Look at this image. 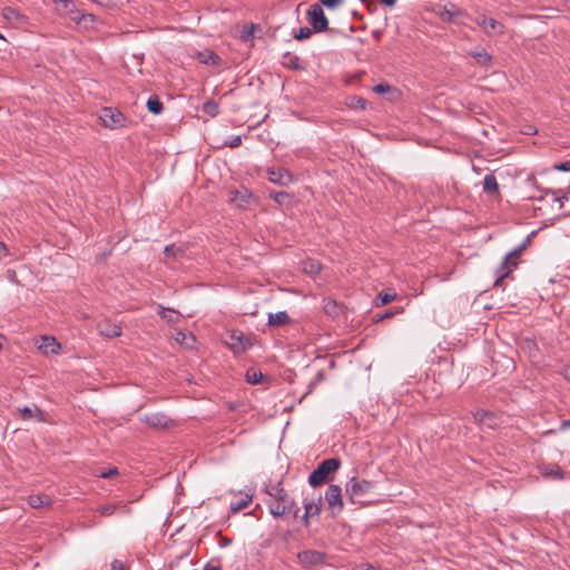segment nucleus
I'll return each mask as SVG.
<instances>
[{
  "label": "nucleus",
  "mask_w": 570,
  "mask_h": 570,
  "mask_svg": "<svg viewBox=\"0 0 570 570\" xmlns=\"http://www.w3.org/2000/svg\"><path fill=\"white\" fill-rule=\"evenodd\" d=\"M266 493L273 499L267 503L273 517L281 518L293 511L295 500L285 491L281 482L267 485Z\"/></svg>",
  "instance_id": "obj_1"
},
{
  "label": "nucleus",
  "mask_w": 570,
  "mask_h": 570,
  "mask_svg": "<svg viewBox=\"0 0 570 570\" xmlns=\"http://www.w3.org/2000/svg\"><path fill=\"white\" fill-rule=\"evenodd\" d=\"M528 242L529 238L518 248L513 249L512 252L505 255L504 259L502 261V263L500 264L499 268L495 272L497 279L494 282V286L500 287L503 285L504 278H507L517 267L518 258L520 257V254Z\"/></svg>",
  "instance_id": "obj_2"
},
{
  "label": "nucleus",
  "mask_w": 570,
  "mask_h": 570,
  "mask_svg": "<svg viewBox=\"0 0 570 570\" xmlns=\"http://www.w3.org/2000/svg\"><path fill=\"white\" fill-rule=\"evenodd\" d=\"M340 466L341 460L338 458H331L322 461L309 474L308 483L314 488L323 484L327 480L328 474L335 472Z\"/></svg>",
  "instance_id": "obj_3"
},
{
  "label": "nucleus",
  "mask_w": 570,
  "mask_h": 570,
  "mask_svg": "<svg viewBox=\"0 0 570 570\" xmlns=\"http://www.w3.org/2000/svg\"><path fill=\"white\" fill-rule=\"evenodd\" d=\"M373 488L374 484L371 481L354 476L346 483L345 492L350 500L355 503L360 501L361 498L367 495Z\"/></svg>",
  "instance_id": "obj_4"
},
{
  "label": "nucleus",
  "mask_w": 570,
  "mask_h": 570,
  "mask_svg": "<svg viewBox=\"0 0 570 570\" xmlns=\"http://www.w3.org/2000/svg\"><path fill=\"white\" fill-rule=\"evenodd\" d=\"M307 16L315 32H322L328 28V20L320 3L312 4L307 11Z\"/></svg>",
  "instance_id": "obj_5"
},
{
  "label": "nucleus",
  "mask_w": 570,
  "mask_h": 570,
  "mask_svg": "<svg viewBox=\"0 0 570 570\" xmlns=\"http://www.w3.org/2000/svg\"><path fill=\"white\" fill-rule=\"evenodd\" d=\"M229 202L238 208L247 209L256 203V198L247 188L242 187L229 191Z\"/></svg>",
  "instance_id": "obj_6"
},
{
  "label": "nucleus",
  "mask_w": 570,
  "mask_h": 570,
  "mask_svg": "<svg viewBox=\"0 0 570 570\" xmlns=\"http://www.w3.org/2000/svg\"><path fill=\"white\" fill-rule=\"evenodd\" d=\"M325 500L332 513H340L343 510L342 489L340 485L331 484L325 492Z\"/></svg>",
  "instance_id": "obj_7"
},
{
  "label": "nucleus",
  "mask_w": 570,
  "mask_h": 570,
  "mask_svg": "<svg viewBox=\"0 0 570 570\" xmlns=\"http://www.w3.org/2000/svg\"><path fill=\"white\" fill-rule=\"evenodd\" d=\"M100 119L105 127L108 128H119L125 124V116L111 108H104L100 114Z\"/></svg>",
  "instance_id": "obj_8"
},
{
  "label": "nucleus",
  "mask_w": 570,
  "mask_h": 570,
  "mask_svg": "<svg viewBox=\"0 0 570 570\" xmlns=\"http://www.w3.org/2000/svg\"><path fill=\"white\" fill-rule=\"evenodd\" d=\"M324 557L323 552L316 550H305L297 554L299 563L305 568L323 563Z\"/></svg>",
  "instance_id": "obj_9"
},
{
  "label": "nucleus",
  "mask_w": 570,
  "mask_h": 570,
  "mask_svg": "<svg viewBox=\"0 0 570 570\" xmlns=\"http://www.w3.org/2000/svg\"><path fill=\"white\" fill-rule=\"evenodd\" d=\"M97 511L104 517H110L116 512H120L122 514H129L131 512L128 504L124 501L101 504L97 508Z\"/></svg>",
  "instance_id": "obj_10"
},
{
  "label": "nucleus",
  "mask_w": 570,
  "mask_h": 570,
  "mask_svg": "<svg viewBox=\"0 0 570 570\" xmlns=\"http://www.w3.org/2000/svg\"><path fill=\"white\" fill-rule=\"evenodd\" d=\"M475 21L487 35H491L492 32L502 35L504 32V26L493 18L481 16L478 17Z\"/></svg>",
  "instance_id": "obj_11"
},
{
  "label": "nucleus",
  "mask_w": 570,
  "mask_h": 570,
  "mask_svg": "<svg viewBox=\"0 0 570 570\" xmlns=\"http://www.w3.org/2000/svg\"><path fill=\"white\" fill-rule=\"evenodd\" d=\"M65 16H67L71 21L78 24L83 22L85 27H88L96 20V17L94 14L83 13L79 9H77L75 3L72 8H68V10L65 11Z\"/></svg>",
  "instance_id": "obj_12"
},
{
  "label": "nucleus",
  "mask_w": 570,
  "mask_h": 570,
  "mask_svg": "<svg viewBox=\"0 0 570 570\" xmlns=\"http://www.w3.org/2000/svg\"><path fill=\"white\" fill-rule=\"evenodd\" d=\"M97 330L100 335L114 338L121 335V328L118 324L108 320L101 321L97 324Z\"/></svg>",
  "instance_id": "obj_13"
},
{
  "label": "nucleus",
  "mask_w": 570,
  "mask_h": 570,
  "mask_svg": "<svg viewBox=\"0 0 570 570\" xmlns=\"http://www.w3.org/2000/svg\"><path fill=\"white\" fill-rule=\"evenodd\" d=\"M38 348L46 355L57 354L60 350V344L52 336H41L38 341Z\"/></svg>",
  "instance_id": "obj_14"
},
{
  "label": "nucleus",
  "mask_w": 570,
  "mask_h": 570,
  "mask_svg": "<svg viewBox=\"0 0 570 570\" xmlns=\"http://www.w3.org/2000/svg\"><path fill=\"white\" fill-rule=\"evenodd\" d=\"M142 421L148 425L157 429H166L169 426L170 420L164 413L147 414Z\"/></svg>",
  "instance_id": "obj_15"
},
{
  "label": "nucleus",
  "mask_w": 570,
  "mask_h": 570,
  "mask_svg": "<svg viewBox=\"0 0 570 570\" xmlns=\"http://www.w3.org/2000/svg\"><path fill=\"white\" fill-rule=\"evenodd\" d=\"M268 178L272 183L279 184V185H286L289 181H292L291 174L286 169H283V168L269 169Z\"/></svg>",
  "instance_id": "obj_16"
},
{
  "label": "nucleus",
  "mask_w": 570,
  "mask_h": 570,
  "mask_svg": "<svg viewBox=\"0 0 570 570\" xmlns=\"http://www.w3.org/2000/svg\"><path fill=\"white\" fill-rule=\"evenodd\" d=\"M473 416L475 422L487 428L492 429L497 424L494 414L489 411L479 410L473 414Z\"/></svg>",
  "instance_id": "obj_17"
},
{
  "label": "nucleus",
  "mask_w": 570,
  "mask_h": 570,
  "mask_svg": "<svg viewBox=\"0 0 570 570\" xmlns=\"http://www.w3.org/2000/svg\"><path fill=\"white\" fill-rule=\"evenodd\" d=\"M289 322L291 317L285 311L268 314V325L272 327L286 325Z\"/></svg>",
  "instance_id": "obj_18"
},
{
  "label": "nucleus",
  "mask_w": 570,
  "mask_h": 570,
  "mask_svg": "<svg viewBox=\"0 0 570 570\" xmlns=\"http://www.w3.org/2000/svg\"><path fill=\"white\" fill-rule=\"evenodd\" d=\"M28 504L33 509H39L42 507H49L51 504V499L45 494H31L28 497Z\"/></svg>",
  "instance_id": "obj_19"
},
{
  "label": "nucleus",
  "mask_w": 570,
  "mask_h": 570,
  "mask_svg": "<svg viewBox=\"0 0 570 570\" xmlns=\"http://www.w3.org/2000/svg\"><path fill=\"white\" fill-rule=\"evenodd\" d=\"M2 17L9 22L22 23L27 20V18L23 14H21L17 9L12 7H4L2 9Z\"/></svg>",
  "instance_id": "obj_20"
},
{
  "label": "nucleus",
  "mask_w": 570,
  "mask_h": 570,
  "mask_svg": "<svg viewBox=\"0 0 570 570\" xmlns=\"http://www.w3.org/2000/svg\"><path fill=\"white\" fill-rule=\"evenodd\" d=\"M23 420L38 419L42 420V411L37 406H23L18 409Z\"/></svg>",
  "instance_id": "obj_21"
},
{
  "label": "nucleus",
  "mask_w": 570,
  "mask_h": 570,
  "mask_svg": "<svg viewBox=\"0 0 570 570\" xmlns=\"http://www.w3.org/2000/svg\"><path fill=\"white\" fill-rule=\"evenodd\" d=\"M159 315L163 320H165L167 323H177L181 315L178 311H175L173 308L159 306Z\"/></svg>",
  "instance_id": "obj_22"
},
{
  "label": "nucleus",
  "mask_w": 570,
  "mask_h": 570,
  "mask_svg": "<svg viewBox=\"0 0 570 570\" xmlns=\"http://www.w3.org/2000/svg\"><path fill=\"white\" fill-rule=\"evenodd\" d=\"M483 190L490 195L497 194L499 191V184L494 174L491 173L485 175L483 179Z\"/></svg>",
  "instance_id": "obj_23"
},
{
  "label": "nucleus",
  "mask_w": 570,
  "mask_h": 570,
  "mask_svg": "<svg viewBox=\"0 0 570 570\" xmlns=\"http://www.w3.org/2000/svg\"><path fill=\"white\" fill-rule=\"evenodd\" d=\"M479 66L485 67L492 62V56L485 50H476L470 53Z\"/></svg>",
  "instance_id": "obj_24"
},
{
  "label": "nucleus",
  "mask_w": 570,
  "mask_h": 570,
  "mask_svg": "<svg viewBox=\"0 0 570 570\" xmlns=\"http://www.w3.org/2000/svg\"><path fill=\"white\" fill-rule=\"evenodd\" d=\"M321 507H322V498L321 497L317 499V501L304 500V510L307 512V514H311L312 517L318 515L321 513Z\"/></svg>",
  "instance_id": "obj_25"
},
{
  "label": "nucleus",
  "mask_w": 570,
  "mask_h": 570,
  "mask_svg": "<svg viewBox=\"0 0 570 570\" xmlns=\"http://www.w3.org/2000/svg\"><path fill=\"white\" fill-rule=\"evenodd\" d=\"M230 341V346L235 352L244 351L246 348V345H244L243 342L247 340L243 333H232Z\"/></svg>",
  "instance_id": "obj_26"
},
{
  "label": "nucleus",
  "mask_w": 570,
  "mask_h": 570,
  "mask_svg": "<svg viewBox=\"0 0 570 570\" xmlns=\"http://www.w3.org/2000/svg\"><path fill=\"white\" fill-rule=\"evenodd\" d=\"M543 475L552 478V479H562L563 472L561 468L557 464L546 465L541 469Z\"/></svg>",
  "instance_id": "obj_27"
},
{
  "label": "nucleus",
  "mask_w": 570,
  "mask_h": 570,
  "mask_svg": "<svg viewBox=\"0 0 570 570\" xmlns=\"http://www.w3.org/2000/svg\"><path fill=\"white\" fill-rule=\"evenodd\" d=\"M324 312L332 317H336L341 312V306L334 299L324 301Z\"/></svg>",
  "instance_id": "obj_28"
},
{
  "label": "nucleus",
  "mask_w": 570,
  "mask_h": 570,
  "mask_svg": "<svg viewBox=\"0 0 570 570\" xmlns=\"http://www.w3.org/2000/svg\"><path fill=\"white\" fill-rule=\"evenodd\" d=\"M283 65L285 67H288V68L295 69V70L302 68L301 65H299V58L297 56H295V55L289 53V52H287V53H285L283 56Z\"/></svg>",
  "instance_id": "obj_29"
},
{
  "label": "nucleus",
  "mask_w": 570,
  "mask_h": 570,
  "mask_svg": "<svg viewBox=\"0 0 570 570\" xmlns=\"http://www.w3.org/2000/svg\"><path fill=\"white\" fill-rule=\"evenodd\" d=\"M163 102L158 99V97H151L147 101V109L149 112L154 115H158L163 110Z\"/></svg>",
  "instance_id": "obj_30"
},
{
  "label": "nucleus",
  "mask_w": 570,
  "mask_h": 570,
  "mask_svg": "<svg viewBox=\"0 0 570 570\" xmlns=\"http://www.w3.org/2000/svg\"><path fill=\"white\" fill-rule=\"evenodd\" d=\"M250 501H252V495L246 494L240 500H238L236 502H232L230 503V509L234 512H238L240 510L246 509L248 507V504L250 503Z\"/></svg>",
  "instance_id": "obj_31"
},
{
  "label": "nucleus",
  "mask_w": 570,
  "mask_h": 570,
  "mask_svg": "<svg viewBox=\"0 0 570 570\" xmlns=\"http://www.w3.org/2000/svg\"><path fill=\"white\" fill-rule=\"evenodd\" d=\"M263 373L255 368H249L246 373V381L250 384H257L262 381Z\"/></svg>",
  "instance_id": "obj_32"
},
{
  "label": "nucleus",
  "mask_w": 570,
  "mask_h": 570,
  "mask_svg": "<svg viewBox=\"0 0 570 570\" xmlns=\"http://www.w3.org/2000/svg\"><path fill=\"white\" fill-rule=\"evenodd\" d=\"M203 111L212 117L218 114V105L214 100H208L203 105Z\"/></svg>",
  "instance_id": "obj_33"
},
{
  "label": "nucleus",
  "mask_w": 570,
  "mask_h": 570,
  "mask_svg": "<svg viewBox=\"0 0 570 570\" xmlns=\"http://www.w3.org/2000/svg\"><path fill=\"white\" fill-rule=\"evenodd\" d=\"M56 3V9L60 14H65V11L68 10V8L73 7V1L71 0H53Z\"/></svg>",
  "instance_id": "obj_34"
},
{
  "label": "nucleus",
  "mask_w": 570,
  "mask_h": 570,
  "mask_svg": "<svg viewBox=\"0 0 570 570\" xmlns=\"http://www.w3.org/2000/svg\"><path fill=\"white\" fill-rule=\"evenodd\" d=\"M395 298L394 293L380 294L376 298V306L386 305Z\"/></svg>",
  "instance_id": "obj_35"
},
{
  "label": "nucleus",
  "mask_w": 570,
  "mask_h": 570,
  "mask_svg": "<svg viewBox=\"0 0 570 570\" xmlns=\"http://www.w3.org/2000/svg\"><path fill=\"white\" fill-rule=\"evenodd\" d=\"M312 35V30L307 27H302L297 32L294 33V38L302 41L308 39Z\"/></svg>",
  "instance_id": "obj_36"
},
{
  "label": "nucleus",
  "mask_w": 570,
  "mask_h": 570,
  "mask_svg": "<svg viewBox=\"0 0 570 570\" xmlns=\"http://www.w3.org/2000/svg\"><path fill=\"white\" fill-rule=\"evenodd\" d=\"M271 198H273L277 204L283 205L289 198V195L285 191L271 193Z\"/></svg>",
  "instance_id": "obj_37"
},
{
  "label": "nucleus",
  "mask_w": 570,
  "mask_h": 570,
  "mask_svg": "<svg viewBox=\"0 0 570 570\" xmlns=\"http://www.w3.org/2000/svg\"><path fill=\"white\" fill-rule=\"evenodd\" d=\"M180 253L181 249L179 247H176L175 245H168L164 249V254L166 257H176Z\"/></svg>",
  "instance_id": "obj_38"
},
{
  "label": "nucleus",
  "mask_w": 570,
  "mask_h": 570,
  "mask_svg": "<svg viewBox=\"0 0 570 570\" xmlns=\"http://www.w3.org/2000/svg\"><path fill=\"white\" fill-rule=\"evenodd\" d=\"M344 2V0H318V3L321 6H324L328 9H334L338 6H341Z\"/></svg>",
  "instance_id": "obj_39"
},
{
  "label": "nucleus",
  "mask_w": 570,
  "mask_h": 570,
  "mask_svg": "<svg viewBox=\"0 0 570 570\" xmlns=\"http://www.w3.org/2000/svg\"><path fill=\"white\" fill-rule=\"evenodd\" d=\"M304 271L311 274H317L321 271V265L316 262L305 264Z\"/></svg>",
  "instance_id": "obj_40"
},
{
  "label": "nucleus",
  "mask_w": 570,
  "mask_h": 570,
  "mask_svg": "<svg viewBox=\"0 0 570 570\" xmlns=\"http://www.w3.org/2000/svg\"><path fill=\"white\" fill-rule=\"evenodd\" d=\"M392 89V87L387 82H381L374 87V91L376 94H386Z\"/></svg>",
  "instance_id": "obj_41"
},
{
  "label": "nucleus",
  "mask_w": 570,
  "mask_h": 570,
  "mask_svg": "<svg viewBox=\"0 0 570 570\" xmlns=\"http://www.w3.org/2000/svg\"><path fill=\"white\" fill-rule=\"evenodd\" d=\"M116 474H118V471H117L116 468H114V469H109L107 471L100 472L99 476H101L104 479H110V478H112Z\"/></svg>",
  "instance_id": "obj_42"
},
{
  "label": "nucleus",
  "mask_w": 570,
  "mask_h": 570,
  "mask_svg": "<svg viewBox=\"0 0 570 570\" xmlns=\"http://www.w3.org/2000/svg\"><path fill=\"white\" fill-rule=\"evenodd\" d=\"M253 29H254L253 24L249 27H245L244 30L242 31V38L244 40L249 39L253 36Z\"/></svg>",
  "instance_id": "obj_43"
},
{
  "label": "nucleus",
  "mask_w": 570,
  "mask_h": 570,
  "mask_svg": "<svg viewBox=\"0 0 570 570\" xmlns=\"http://www.w3.org/2000/svg\"><path fill=\"white\" fill-rule=\"evenodd\" d=\"M554 169L561 170V171H570V161L556 164Z\"/></svg>",
  "instance_id": "obj_44"
},
{
  "label": "nucleus",
  "mask_w": 570,
  "mask_h": 570,
  "mask_svg": "<svg viewBox=\"0 0 570 570\" xmlns=\"http://www.w3.org/2000/svg\"><path fill=\"white\" fill-rule=\"evenodd\" d=\"M453 16H454V13L448 9H445L444 11L441 12V19L443 21H452Z\"/></svg>",
  "instance_id": "obj_45"
},
{
  "label": "nucleus",
  "mask_w": 570,
  "mask_h": 570,
  "mask_svg": "<svg viewBox=\"0 0 570 570\" xmlns=\"http://www.w3.org/2000/svg\"><path fill=\"white\" fill-rule=\"evenodd\" d=\"M392 315H393V313H391V312L377 313L374 315V322H380L384 318L391 317Z\"/></svg>",
  "instance_id": "obj_46"
},
{
  "label": "nucleus",
  "mask_w": 570,
  "mask_h": 570,
  "mask_svg": "<svg viewBox=\"0 0 570 570\" xmlns=\"http://www.w3.org/2000/svg\"><path fill=\"white\" fill-rule=\"evenodd\" d=\"M548 193H551L554 196V200L559 202L560 206L562 207L563 199H567V197L566 196H559L558 194L560 193V190H549Z\"/></svg>",
  "instance_id": "obj_47"
},
{
  "label": "nucleus",
  "mask_w": 570,
  "mask_h": 570,
  "mask_svg": "<svg viewBox=\"0 0 570 570\" xmlns=\"http://www.w3.org/2000/svg\"><path fill=\"white\" fill-rule=\"evenodd\" d=\"M242 144V139L239 136H235L229 142H228V146L230 148H235V147H238L239 145Z\"/></svg>",
  "instance_id": "obj_48"
},
{
  "label": "nucleus",
  "mask_w": 570,
  "mask_h": 570,
  "mask_svg": "<svg viewBox=\"0 0 570 570\" xmlns=\"http://www.w3.org/2000/svg\"><path fill=\"white\" fill-rule=\"evenodd\" d=\"M353 100H355V107H358L361 109H364L365 106H366V102L363 98H353Z\"/></svg>",
  "instance_id": "obj_49"
},
{
  "label": "nucleus",
  "mask_w": 570,
  "mask_h": 570,
  "mask_svg": "<svg viewBox=\"0 0 570 570\" xmlns=\"http://www.w3.org/2000/svg\"><path fill=\"white\" fill-rule=\"evenodd\" d=\"M561 374L566 380L570 381V365L564 366L561 371Z\"/></svg>",
  "instance_id": "obj_50"
},
{
  "label": "nucleus",
  "mask_w": 570,
  "mask_h": 570,
  "mask_svg": "<svg viewBox=\"0 0 570 570\" xmlns=\"http://www.w3.org/2000/svg\"><path fill=\"white\" fill-rule=\"evenodd\" d=\"M111 568H112V570H126L125 567L122 566V563L119 562L118 560H115L111 563Z\"/></svg>",
  "instance_id": "obj_51"
},
{
  "label": "nucleus",
  "mask_w": 570,
  "mask_h": 570,
  "mask_svg": "<svg viewBox=\"0 0 570 570\" xmlns=\"http://www.w3.org/2000/svg\"><path fill=\"white\" fill-rule=\"evenodd\" d=\"M311 517H312V515H311V514H307V512H306V511H305V512H304V514L302 515V518H301V519H302V521H303V523H304V525H305V527H308V525H309V518H311Z\"/></svg>",
  "instance_id": "obj_52"
},
{
  "label": "nucleus",
  "mask_w": 570,
  "mask_h": 570,
  "mask_svg": "<svg viewBox=\"0 0 570 570\" xmlns=\"http://www.w3.org/2000/svg\"><path fill=\"white\" fill-rule=\"evenodd\" d=\"M568 428H570V420L562 421L561 425H560V430L563 431V430H566Z\"/></svg>",
  "instance_id": "obj_53"
},
{
  "label": "nucleus",
  "mask_w": 570,
  "mask_h": 570,
  "mask_svg": "<svg viewBox=\"0 0 570 570\" xmlns=\"http://www.w3.org/2000/svg\"><path fill=\"white\" fill-rule=\"evenodd\" d=\"M381 2L387 7H392L395 4L396 0H381Z\"/></svg>",
  "instance_id": "obj_54"
},
{
  "label": "nucleus",
  "mask_w": 570,
  "mask_h": 570,
  "mask_svg": "<svg viewBox=\"0 0 570 570\" xmlns=\"http://www.w3.org/2000/svg\"><path fill=\"white\" fill-rule=\"evenodd\" d=\"M205 570H220L217 566L207 564Z\"/></svg>",
  "instance_id": "obj_55"
},
{
  "label": "nucleus",
  "mask_w": 570,
  "mask_h": 570,
  "mask_svg": "<svg viewBox=\"0 0 570 570\" xmlns=\"http://www.w3.org/2000/svg\"><path fill=\"white\" fill-rule=\"evenodd\" d=\"M323 379H324V374H323V372H318V373H317L316 381H322Z\"/></svg>",
  "instance_id": "obj_56"
},
{
  "label": "nucleus",
  "mask_w": 570,
  "mask_h": 570,
  "mask_svg": "<svg viewBox=\"0 0 570 570\" xmlns=\"http://www.w3.org/2000/svg\"><path fill=\"white\" fill-rule=\"evenodd\" d=\"M210 58H213V63H215V62H216V60L218 59V56H216V55H213V53H212V55H210Z\"/></svg>",
  "instance_id": "obj_57"
},
{
  "label": "nucleus",
  "mask_w": 570,
  "mask_h": 570,
  "mask_svg": "<svg viewBox=\"0 0 570 570\" xmlns=\"http://www.w3.org/2000/svg\"><path fill=\"white\" fill-rule=\"evenodd\" d=\"M6 250V246L3 243L0 242V253Z\"/></svg>",
  "instance_id": "obj_58"
},
{
  "label": "nucleus",
  "mask_w": 570,
  "mask_h": 570,
  "mask_svg": "<svg viewBox=\"0 0 570 570\" xmlns=\"http://www.w3.org/2000/svg\"><path fill=\"white\" fill-rule=\"evenodd\" d=\"M2 340H4V336L0 334V351L2 350L3 345H2Z\"/></svg>",
  "instance_id": "obj_59"
},
{
  "label": "nucleus",
  "mask_w": 570,
  "mask_h": 570,
  "mask_svg": "<svg viewBox=\"0 0 570 570\" xmlns=\"http://www.w3.org/2000/svg\"><path fill=\"white\" fill-rule=\"evenodd\" d=\"M298 511H299L298 509H296V510L294 511V513H293V514H294V517H295V518H297V517H298Z\"/></svg>",
  "instance_id": "obj_60"
},
{
  "label": "nucleus",
  "mask_w": 570,
  "mask_h": 570,
  "mask_svg": "<svg viewBox=\"0 0 570 570\" xmlns=\"http://www.w3.org/2000/svg\"><path fill=\"white\" fill-rule=\"evenodd\" d=\"M365 570H376L373 566H368Z\"/></svg>",
  "instance_id": "obj_61"
},
{
  "label": "nucleus",
  "mask_w": 570,
  "mask_h": 570,
  "mask_svg": "<svg viewBox=\"0 0 570 570\" xmlns=\"http://www.w3.org/2000/svg\"><path fill=\"white\" fill-rule=\"evenodd\" d=\"M567 8L569 9L570 11V0H567Z\"/></svg>",
  "instance_id": "obj_62"
},
{
  "label": "nucleus",
  "mask_w": 570,
  "mask_h": 570,
  "mask_svg": "<svg viewBox=\"0 0 570 570\" xmlns=\"http://www.w3.org/2000/svg\"><path fill=\"white\" fill-rule=\"evenodd\" d=\"M0 39H3L4 40V37L0 33Z\"/></svg>",
  "instance_id": "obj_63"
},
{
  "label": "nucleus",
  "mask_w": 570,
  "mask_h": 570,
  "mask_svg": "<svg viewBox=\"0 0 570 570\" xmlns=\"http://www.w3.org/2000/svg\"><path fill=\"white\" fill-rule=\"evenodd\" d=\"M361 1L364 2V3L366 2V0H361Z\"/></svg>",
  "instance_id": "obj_64"
}]
</instances>
